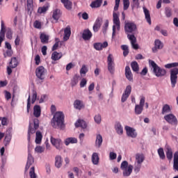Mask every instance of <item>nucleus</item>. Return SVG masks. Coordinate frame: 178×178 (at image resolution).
I'll list each match as a JSON object with an SVG mask.
<instances>
[{"label":"nucleus","mask_w":178,"mask_h":178,"mask_svg":"<svg viewBox=\"0 0 178 178\" xmlns=\"http://www.w3.org/2000/svg\"><path fill=\"white\" fill-rule=\"evenodd\" d=\"M137 30V25L134 22H128L125 23L124 31L127 34V38L131 41V44L134 49H138L137 38L133 34ZM131 34V35H130Z\"/></svg>","instance_id":"nucleus-1"},{"label":"nucleus","mask_w":178,"mask_h":178,"mask_svg":"<svg viewBox=\"0 0 178 178\" xmlns=\"http://www.w3.org/2000/svg\"><path fill=\"white\" fill-rule=\"evenodd\" d=\"M51 126L54 129H60V130L65 129V115L63 113L58 111L54 114L51 120Z\"/></svg>","instance_id":"nucleus-2"},{"label":"nucleus","mask_w":178,"mask_h":178,"mask_svg":"<svg viewBox=\"0 0 178 178\" xmlns=\"http://www.w3.org/2000/svg\"><path fill=\"white\" fill-rule=\"evenodd\" d=\"M165 69H171L170 71V81L172 88L176 87L177 84V74H178V63H168L164 65ZM172 67H175L172 69Z\"/></svg>","instance_id":"nucleus-3"},{"label":"nucleus","mask_w":178,"mask_h":178,"mask_svg":"<svg viewBox=\"0 0 178 178\" xmlns=\"http://www.w3.org/2000/svg\"><path fill=\"white\" fill-rule=\"evenodd\" d=\"M149 63L153 67V72L156 77H163L166 74V70L161 68L155 61L149 60Z\"/></svg>","instance_id":"nucleus-4"},{"label":"nucleus","mask_w":178,"mask_h":178,"mask_svg":"<svg viewBox=\"0 0 178 178\" xmlns=\"http://www.w3.org/2000/svg\"><path fill=\"white\" fill-rule=\"evenodd\" d=\"M38 127H40V120H38V118H35L33 119V128L31 126V123H30L29 126L27 136V140L29 142H30L31 138V134H34V133H35V130H38Z\"/></svg>","instance_id":"nucleus-5"},{"label":"nucleus","mask_w":178,"mask_h":178,"mask_svg":"<svg viewBox=\"0 0 178 178\" xmlns=\"http://www.w3.org/2000/svg\"><path fill=\"white\" fill-rule=\"evenodd\" d=\"M113 22L114 25L113 26L112 35L113 37H115V35H116V27L118 31H120V19H119V15L115 12L113 13Z\"/></svg>","instance_id":"nucleus-6"},{"label":"nucleus","mask_w":178,"mask_h":178,"mask_svg":"<svg viewBox=\"0 0 178 178\" xmlns=\"http://www.w3.org/2000/svg\"><path fill=\"white\" fill-rule=\"evenodd\" d=\"M107 65L108 72L111 74H113L115 73V60L112 54H109L107 57Z\"/></svg>","instance_id":"nucleus-7"},{"label":"nucleus","mask_w":178,"mask_h":178,"mask_svg":"<svg viewBox=\"0 0 178 178\" xmlns=\"http://www.w3.org/2000/svg\"><path fill=\"white\" fill-rule=\"evenodd\" d=\"M145 104V97H142L140 100V104L135 106L136 115H141L143 111H144V105Z\"/></svg>","instance_id":"nucleus-8"},{"label":"nucleus","mask_w":178,"mask_h":178,"mask_svg":"<svg viewBox=\"0 0 178 178\" xmlns=\"http://www.w3.org/2000/svg\"><path fill=\"white\" fill-rule=\"evenodd\" d=\"M50 141L54 147L56 148V149H62V145L63 143H62V140L59 138H55L54 137H51Z\"/></svg>","instance_id":"nucleus-9"},{"label":"nucleus","mask_w":178,"mask_h":178,"mask_svg":"<svg viewBox=\"0 0 178 178\" xmlns=\"http://www.w3.org/2000/svg\"><path fill=\"white\" fill-rule=\"evenodd\" d=\"M164 119L170 124H174L175 126L177 124V118L172 113L165 115Z\"/></svg>","instance_id":"nucleus-10"},{"label":"nucleus","mask_w":178,"mask_h":178,"mask_svg":"<svg viewBox=\"0 0 178 178\" xmlns=\"http://www.w3.org/2000/svg\"><path fill=\"white\" fill-rule=\"evenodd\" d=\"M35 74L38 79L44 80L45 79V68L42 66L38 67L35 70Z\"/></svg>","instance_id":"nucleus-11"},{"label":"nucleus","mask_w":178,"mask_h":178,"mask_svg":"<svg viewBox=\"0 0 178 178\" xmlns=\"http://www.w3.org/2000/svg\"><path fill=\"white\" fill-rule=\"evenodd\" d=\"M130 94H131V86L129 85L126 87L125 90L122 95L121 102H126L127 98L130 97Z\"/></svg>","instance_id":"nucleus-12"},{"label":"nucleus","mask_w":178,"mask_h":178,"mask_svg":"<svg viewBox=\"0 0 178 178\" xmlns=\"http://www.w3.org/2000/svg\"><path fill=\"white\" fill-rule=\"evenodd\" d=\"M124 129L127 131V136L128 137H131V138H136L137 137V132L134 128H131V127L126 126Z\"/></svg>","instance_id":"nucleus-13"},{"label":"nucleus","mask_w":178,"mask_h":178,"mask_svg":"<svg viewBox=\"0 0 178 178\" xmlns=\"http://www.w3.org/2000/svg\"><path fill=\"white\" fill-rule=\"evenodd\" d=\"M1 31H0V47L2 44V42L3 41V38H5V33H6L5 22H3V20H1Z\"/></svg>","instance_id":"nucleus-14"},{"label":"nucleus","mask_w":178,"mask_h":178,"mask_svg":"<svg viewBox=\"0 0 178 178\" xmlns=\"http://www.w3.org/2000/svg\"><path fill=\"white\" fill-rule=\"evenodd\" d=\"M93 47L96 51H102L104 48H106L108 47V42H96L93 44Z\"/></svg>","instance_id":"nucleus-15"},{"label":"nucleus","mask_w":178,"mask_h":178,"mask_svg":"<svg viewBox=\"0 0 178 178\" xmlns=\"http://www.w3.org/2000/svg\"><path fill=\"white\" fill-rule=\"evenodd\" d=\"M124 74H125L126 79H127V80L133 83V73H131V70L130 69L129 66L125 67Z\"/></svg>","instance_id":"nucleus-16"},{"label":"nucleus","mask_w":178,"mask_h":178,"mask_svg":"<svg viewBox=\"0 0 178 178\" xmlns=\"http://www.w3.org/2000/svg\"><path fill=\"white\" fill-rule=\"evenodd\" d=\"M102 23V18L97 17L93 25V31H95V33L98 32L99 29H101Z\"/></svg>","instance_id":"nucleus-17"},{"label":"nucleus","mask_w":178,"mask_h":178,"mask_svg":"<svg viewBox=\"0 0 178 178\" xmlns=\"http://www.w3.org/2000/svg\"><path fill=\"white\" fill-rule=\"evenodd\" d=\"M92 37V33H91V31H90V29H85L83 31V33L82 34V38L85 41H88L89 40H91Z\"/></svg>","instance_id":"nucleus-18"},{"label":"nucleus","mask_w":178,"mask_h":178,"mask_svg":"<svg viewBox=\"0 0 178 178\" xmlns=\"http://www.w3.org/2000/svg\"><path fill=\"white\" fill-rule=\"evenodd\" d=\"M33 163H34V158H33V156L31 155V154L29 153L28 160H27L26 165L25 167V173H26V172H27V170H29V169H30V167Z\"/></svg>","instance_id":"nucleus-19"},{"label":"nucleus","mask_w":178,"mask_h":178,"mask_svg":"<svg viewBox=\"0 0 178 178\" xmlns=\"http://www.w3.org/2000/svg\"><path fill=\"white\" fill-rule=\"evenodd\" d=\"M163 48V43L159 40H156L154 41V47L152 48L153 52H156L157 49H162Z\"/></svg>","instance_id":"nucleus-20"},{"label":"nucleus","mask_w":178,"mask_h":178,"mask_svg":"<svg viewBox=\"0 0 178 178\" xmlns=\"http://www.w3.org/2000/svg\"><path fill=\"white\" fill-rule=\"evenodd\" d=\"M143 13L145 14V19L147 20V22L151 25V14L149 13V10L145 8V6L143 7Z\"/></svg>","instance_id":"nucleus-21"},{"label":"nucleus","mask_w":178,"mask_h":178,"mask_svg":"<svg viewBox=\"0 0 178 178\" xmlns=\"http://www.w3.org/2000/svg\"><path fill=\"white\" fill-rule=\"evenodd\" d=\"M143 13L145 14V19L147 20V22L151 25V14L149 13V10L145 8V6L143 7Z\"/></svg>","instance_id":"nucleus-22"},{"label":"nucleus","mask_w":178,"mask_h":178,"mask_svg":"<svg viewBox=\"0 0 178 178\" xmlns=\"http://www.w3.org/2000/svg\"><path fill=\"white\" fill-rule=\"evenodd\" d=\"M72 35V31L70 30V26H67L65 29H64V37L63 40L65 41H67L69 38H70V35Z\"/></svg>","instance_id":"nucleus-23"},{"label":"nucleus","mask_w":178,"mask_h":178,"mask_svg":"<svg viewBox=\"0 0 178 178\" xmlns=\"http://www.w3.org/2000/svg\"><path fill=\"white\" fill-rule=\"evenodd\" d=\"M123 170V176L124 177H129L133 172V165H129L127 168H124Z\"/></svg>","instance_id":"nucleus-24"},{"label":"nucleus","mask_w":178,"mask_h":178,"mask_svg":"<svg viewBox=\"0 0 178 178\" xmlns=\"http://www.w3.org/2000/svg\"><path fill=\"white\" fill-rule=\"evenodd\" d=\"M84 106V104L81 100L76 99L74 102V107L75 108V109L81 111V109H83Z\"/></svg>","instance_id":"nucleus-25"},{"label":"nucleus","mask_w":178,"mask_h":178,"mask_svg":"<svg viewBox=\"0 0 178 178\" xmlns=\"http://www.w3.org/2000/svg\"><path fill=\"white\" fill-rule=\"evenodd\" d=\"M40 40L42 44H48V42H49V35L45 33H41L40 35Z\"/></svg>","instance_id":"nucleus-26"},{"label":"nucleus","mask_w":178,"mask_h":178,"mask_svg":"<svg viewBox=\"0 0 178 178\" xmlns=\"http://www.w3.org/2000/svg\"><path fill=\"white\" fill-rule=\"evenodd\" d=\"M33 115L35 118H40L41 116V107L35 105L33 107Z\"/></svg>","instance_id":"nucleus-27"},{"label":"nucleus","mask_w":178,"mask_h":178,"mask_svg":"<svg viewBox=\"0 0 178 178\" xmlns=\"http://www.w3.org/2000/svg\"><path fill=\"white\" fill-rule=\"evenodd\" d=\"M76 127H81L82 129H87V123L83 120H78L75 122Z\"/></svg>","instance_id":"nucleus-28"},{"label":"nucleus","mask_w":178,"mask_h":178,"mask_svg":"<svg viewBox=\"0 0 178 178\" xmlns=\"http://www.w3.org/2000/svg\"><path fill=\"white\" fill-rule=\"evenodd\" d=\"M102 5V0H95L94 1H92V3L90 4V6L92 9H95V8H101Z\"/></svg>","instance_id":"nucleus-29"},{"label":"nucleus","mask_w":178,"mask_h":178,"mask_svg":"<svg viewBox=\"0 0 178 178\" xmlns=\"http://www.w3.org/2000/svg\"><path fill=\"white\" fill-rule=\"evenodd\" d=\"M42 141V133L41 131H38L35 133V144H40Z\"/></svg>","instance_id":"nucleus-30"},{"label":"nucleus","mask_w":178,"mask_h":178,"mask_svg":"<svg viewBox=\"0 0 178 178\" xmlns=\"http://www.w3.org/2000/svg\"><path fill=\"white\" fill-rule=\"evenodd\" d=\"M165 149L167 159H168V161H172L173 158V152L172 151V148L169 146H167Z\"/></svg>","instance_id":"nucleus-31"},{"label":"nucleus","mask_w":178,"mask_h":178,"mask_svg":"<svg viewBox=\"0 0 178 178\" xmlns=\"http://www.w3.org/2000/svg\"><path fill=\"white\" fill-rule=\"evenodd\" d=\"M61 3H63L65 9H67V10H70L72 9L73 3L70 0H61Z\"/></svg>","instance_id":"nucleus-32"},{"label":"nucleus","mask_w":178,"mask_h":178,"mask_svg":"<svg viewBox=\"0 0 178 178\" xmlns=\"http://www.w3.org/2000/svg\"><path fill=\"white\" fill-rule=\"evenodd\" d=\"M92 162L93 165H98L99 163V156H98V153L95 152L92 154Z\"/></svg>","instance_id":"nucleus-33"},{"label":"nucleus","mask_w":178,"mask_h":178,"mask_svg":"<svg viewBox=\"0 0 178 178\" xmlns=\"http://www.w3.org/2000/svg\"><path fill=\"white\" fill-rule=\"evenodd\" d=\"M102 136L101 134H97L96 136L95 145L99 148L102 145Z\"/></svg>","instance_id":"nucleus-34"},{"label":"nucleus","mask_w":178,"mask_h":178,"mask_svg":"<svg viewBox=\"0 0 178 178\" xmlns=\"http://www.w3.org/2000/svg\"><path fill=\"white\" fill-rule=\"evenodd\" d=\"M62 56V53H58L57 51H54L51 54V59L52 60H59V59H60Z\"/></svg>","instance_id":"nucleus-35"},{"label":"nucleus","mask_w":178,"mask_h":178,"mask_svg":"<svg viewBox=\"0 0 178 178\" xmlns=\"http://www.w3.org/2000/svg\"><path fill=\"white\" fill-rule=\"evenodd\" d=\"M65 145H69V144H77V138H68L65 140Z\"/></svg>","instance_id":"nucleus-36"},{"label":"nucleus","mask_w":178,"mask_h":178,"mask_svg":"<svg viewBox=\"0 0 178 178\" xmlns=\"http://www.w3.org/2000/svg\"><path fill=\"white\" fill-rule=\"evenodd\" d=\"M55 166L58 168L62 166V156H56L55 158Z\"/></svg>","instance_id":"nucleus-37"},{"label":"nucleus","mask_w":178,"mask_h":178,"mask_svg":"<svg viewBox=\"0 0 178 178\" xmlns=\"http://www.w3.org/2000/svg\"><path fill=\"white\" fill-rule=\"evenodd\" d=\"M52 17L54 20H59V18L60 17V10L56 9L54 10Z\"/></svg>","instance_id":"nucleus-38"},{"label":"nucleus","mask_w":178,"mask_h":178,"mask_svg":"<svg viewBox=\"0 0 178 178\" xmlns=\"http://www.w3.org/2000/svg\"><path fill=\"white\" fill-rule=\"evenodd\" d=\"M144 159H145V157L143 154H136V163H139L141 165V163L144 162Z\"/></svg>","instance_id":"nucleus-39"},{"label":"nucleus","mask_w":178,"mask_h":178,"mask_svg":"<svg viewBox=\"0 0 178 178\" xmlns=\"http://www.w3.org/2000/svg\"><path fill=\"white\" fill-rule=\"evenodd\" d=\"M115 129L118 134H119L120 136H122V134H123V127H122V124H120V123H117L115 126Z\"/></svg>","instance_id":"nucleus-40"},{"label":"nucleus","mask_w":178,"mask_h":178,"mask_svg":"<svg viewBox=\"0 0 178 178\" xmlns=\"http://www.w3.org/2000/svg\"><path fill=\"white\" fill-rule=\"evenodd\" d=\"M79 79H80V76L75 74L72 80H71V86L72 87H74V86H77V83H79Z\"/></svg>","instance_id":"nucleus-41"},{"label":"nucleus","mask_w":178,"mask_h":178,"mask_svg":"<svg viewBox=\"0 0 178 178\" xmlns=\"http://www.w3.org/2000/svg\"><path fill=\"white\" fill-rule=\"evenodd\" d=\"M17 58L16 57H13L11 58V60L10 62V66L12 67V69H15V67H17L18 65Z\"/></svg>","instance_id":"nucleus-42"},{"label":"nucleus","mask_w":178,"mask_h":178,"mask_svg":"<svg viewBox=\"0 0 178 178\" xmlns=\"http://www.w3.org/2000/svg\"><path fill=\"white\" fill-rule=\"evenodd\" d=\"M170 106H169L168 104H165L163 106L161 113L162 115H165V113H170Z\"/></svg>","instance_id":"nucleus-43"},{"label":"nucleus","mask_w":178,"mask_h":178,"mask_svg":"<svg viewBox=\"0 0 178 178\" xmlns=\"http://www.w3.org/2000/svg\"><path fill=\"white\" fill-rule=\"evenodd\" d=\"M131 67L134 72H138V70H140V68L138 67V63H137V61H133L131 63Z\"/></svg>","instance_id":"nucleus-44"},{"label":"nucleus","mask_w":178,"mask_h":178,"mask_svg":"<svg viewBox=\"0 0 178 178\" xmlns=\"http://www.w3.org/2000/svg\"><path fill=\"white\" fill-rule=\"evenodd\" d=\"M49 8V6H43L42 7H39L38 9V13H39L40 15L42 13H46Z\"/></svg>","instance_id":"nucleus-45"},{"label":"nucleus","mask_w":178,"mask_h":178,"mask_svg":"<svg viewBox=\"0 0 178 178\" xmlns=\"http://www.w3.org/2000/svg\"><path fill=\"white\" fill-rule=\"evenodd\" d=\"M158 154L160 159H165L166 156H165V152H163V148L161 147L158 149Z\"/></svg>","instance_id":"nucleus-46"},{"label":"nucleus","mask_w":178,"mask_h":178,"mask_svg":"<svg viewBox=\"0 0 178 178\" xmlns=\"http://www.w3.org/2000/svg\"><path fill=\"white\" fill-rule=\"evenodd\" d=\"M26 2L27 10L28 12H31L33 10V0H26Z\"/></svg>","instance_id":"nucleus-47"},{"label":"nucleus","mask_w":178,"mask_h":178,"mask_svg":"<svg viewBox=\"0 0 178 178\" xmlns=\"http://www.w3.org/2000/svg\"><path fill=\"white\" fill-rule=\"evenodd\" d=\"M13 32H12V29L10 28H8L6 30V38L8 40H12Z\"/></svg>","instance_id":"nucleus-48"},{"label":"nucleus","mask_w":178,"mask_h":178,"mask_svg":"<svg viewBox=\"0 0 178 178\" xmlns=\"http://www.w3.org/2000/svg\"><path fill=\"white\" fill-rule=\"evenodd\" d=\"M31 178H37V175H35V168L31 167L29 172Z\"/></svg>","instance_id":"nucleus-49"},{"label":"nucleus","mask_w":178,"mask_h":178,"mask_svg":"<svg viewBox=\"0 0 178 178\" xmlns=\"http://www.w3.org/2000/svg\"><path fill=\"white\" fill-rule=\"evenodd\" d=\"M165 15L166 17H172V9L170 8L167 7L165 8Z\"/></svg>","instance_id":"nucleus-50"},{"label":"nucleus","mask_w":178,"mask_h":178,"mask_svg":"<svg viewBox=\"0 0 178 178\" xmlns=\"http://www.w3.org/2000/svg\"><path fill=\"white\" fill-rule=\"evenodd\" d=\"M94 120H95V123H97V124H99L102 120L101 115L97 114V115H95Z\"/></svg>","instance_id":"nucleus-51"},{"label":"nucleus","mask_w":178,"mask_h":178,"mask_svg":"<svg viewBox=\"0 0 178 178\" xmlns=\"http://www.w3.org/2000/svg\"><path fill=\"white\" fill-rule=\"evenodd\" d=\"M88 72V68L86 65H82V67L80 70V74H86Z\"/></svg>","instance_id":"nucleus-52"},{"label":"nucleus","mask_w":178,"mask_h":178,"mask_svg":"<svg viewBox=\"0 0 178 178\" xmlns=\"http://www.w3.org/2000/svg\"><path fill=\"white\" fill-rule=\"evenodd\" d=\"M127 168H129V162H127V161H122L120 165L121 170H123L124 169H127Z\"/></svg>","instance_id":"nucleus-53"},{"label":"nucleus","mask_w":178,"mask_h":178,"mask_svg":"<svg viewBox=\"0 0 178 178\" xmlns=\"http://www.w3.org/2000/svg\"><path fill=\"white\" fill-rule=\"evenodd\" d=\"M44 150H45V149L44 147H42V146H37L35 148V152H38V154H42V152H44Z\"/></svg>","instance_id":"nucleus-54"},{"label":"nucleus","mask_w":178,"mask_h":178,"mask_svg":"<svg viewBox=\"0 0 178 178\" xmlns=\"http://www.w3.org/2000/svg\"><path fill=\"white\" fill-rule=\"evenodd\" d=\"M124 10H127L130 6V1L129 0H123Z\"/></svg>","instance_id":"nucleus-55"},{"label":"nucleus","mask_w":178,"mask_h":178,"mask_svg":"<svg viewBox=\"0 0 178 178\" xmlns=\"http://www.w3.org/2000/svg\"><path fill=\"white\" fill-rule=\"evenodd\" d=\"M0 120H1L2 126H8V118L6 117H0Z\"/></svg>","instance_id":"nucleus-56"},{"label":"nucleus","mask_w":178,"mask_h":178,"mask_svg":"<svg viewBox=\"0 0 178 178\" xmlns=\"http://www.w3.org/2000/svg\"><path fill=\"white\" fill-rule=\"evenodd\" d=\"M12 140V137L10 136H6L4 138V144L5 145H8L9 143H10V140Z\"/></svg>","instance_id":"nucleus-57"},{"label":"nucleus","mask_w":178,"mask_h":178,"mask_svg":"<svg viewBox=\"0 0 178 178\" xmlns=\"http://www.w3.org/2000/svg\"><path fill=\"white\" fill-rule=\"evenodd\" d=\"M87 86V79L86 78H83L80 82V87L83 88Z\"/></svg>","instance_id":"nucleus-58"},{"label":"nucleus","mask_w":178,"mask_h":178,"mask_svg":"<svg viewBox=\"0 0 178 178\" xmlns=\"http://www.w3.org/2000/svg\"><path fill=\"white\" fill-rule=\"evenodd\" d=\"M37 101V91L33 90V95H32V99H31V103L34 104Z\"/></svg>","instance_id":"nucleus-59"},{"label":"nucleus","mask_w":178,"mask_h":178,"mask_svg":"<svg viewBox=\"0 0 178 178\" xmlns=\"http://www.w3.org/2000/svg\"><path fill=\"white\" fill-rule=\"evenodd\" d=\"M117 156H118V155L116 154V153H115L113 152H110L109 159L111 161H113L114 159H116Z\"/></svg>","instance_id":"nucleus-60"},{"label":"nucleus","mask_w":178,"mask_h":178,"mask_svg":"<svg viewBox=\"0 0 178 178\" xmlns=\"http://www.w3.org/2000/svg\"><path fill=\"white\" fill-rule=\"evenodd\" d=\"M5 98L7 101H9L12 98V94H10L8 90H5Z\"/></svg>","instance_id":"nucleus-61"},{"label":"nucleus","mask_w":178,"mask_h":178,"mask_svg":"<svg viewBox=\"0 0 178 178\" xmlns=\"http://www.w3.org/2000/svg\"><path fill=\"white\" fill-rule=\"evenodd\" d=\"M140 169H141V164L137 163V165H136L134 167V172H136V173H138Z\"/></svg>","instance_id":"nucleus-62"},{"label":"nucleus","mask_w":178,"mask_h":178,"mask_svg":"<svg viewBox=\"0 0 178 178\" xmlns=\"http://www.w3.org/2000/svg\"><path fill=\"white\" fill-rule=\"evenodd\" d=\"M35 65H38L41 63V58L40 57V55H36L35 58Z\"/></svg>","instance_id":"nucleus-63"},{"label":"nucleus","mask_w":178,"mask_h":178,"mask_svg":"<svg viewBox=\"0 0 178 178\" xmlns=\"http://www.w3.org/2000/svg\"><path fill=\"white\" fill-rule=\"evenodd\" d=\"M33 27H35V29H41V23L39 21H35Z\"/></svg>","instance_id":"nucleus-64"}]
</instances>
